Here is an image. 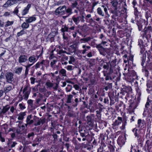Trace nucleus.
<instances>
[{
  "mask_svg": "<svg viewBox=\"0 0 152 152\" xmlns=\"http://www.w3.org/2000/svg\"><path fill=\"white\" fill-rule=\"evenodd\" d=\"M78 44V43H75L71 45L70 47L73 49V52H75L76 51Z\"/></svg>",
  "mask_w": 152,
  "mask_h": 152,
  "instance_id": "b1692460",
  "label": "nucleus"
},
{
  "mask_svg": "<svg viewBox=\"0 0 152 152\" xmlns=\"http://www.w3.org/2000/svg\"><path fill=\"white\" fill-rule=\"evenodd\" d=\"M61 60L64 61H65L67 60L68 59V56L64 55H61Z\"/></svg>",
  "mask_w": 152,
  "mask_h": 152,
  "instance_id": "58836bf2",
  "label": "nucleus"
},
{
  "mask_svg": "<svg viewBox=\"0 0 152 152\" xmlns=\"http://www.w3.org/2000/svg\"><path fill=\"white\" fill-rule=\"evenodd\" d=\"M57 61V60H53L51 61L50 63V66L53 69L55 68V64Z\"/></svg>",
  "mask_w": 152,
  "mask_h": 152,
  "instance_id": "cd10ccee",
  "label": "nucleus"
},
{
  "mask_svg": "<svg viewBox=\"0 0 152 152\" xmlns=\"http://www.w3.org/2000/svg\"><path fill=\"white\" fill-rule=\"evenodd\" d=\"M3 128L5 130V131H6V130L8 128V125L7 124H3L2 126Z\"/></svg>",
  "mask_w": 152,
  "mask_h": 152,
  "instance_id": "09e8293b",
  "label": "nucleus"
},
{
  "mask_svg": "<svg viewBox=\"0 0 152 152\" xmlns=\"http://www.w3.org/2000/svg\"><path fill=\"white\" fill-rule=\"evenodd\" d=\"M72 89V86L70 85H68L67 87L66 88V91L67 92H70Z\"/></svg>",
  "mask_w": 152,
  "mask_h": 152,
  "instance_id": "f704fd0d",
  "label": "nucleus"
},
{
  "mask_svg": "<svg viewBox=\"0 0 152 152\" xmlns=\"http://www.w3.org/2000/svg\"><path fill=\"white\" fill-rule=\"evenodd\" d=\"M66 12L68 14V15H70L72 13V10L70 8H68L67 9L66 8V10L65 11V12Z\"/></svg>",
  "mask_w": 152,
  "mask_h": 152,
  "instance_id": "72a5a7b5",
  "label": "nucleus"
},
{
  "mask_svg": "<svg viewBox=\"0 0 152 152\" xmlns=\"http://www.w3.org/2000/svg\"><path fill=\"white\" fill-rule=\"evenodd\" d=\"M148 31H149V33L151 31L152 32V27L151 26H148L146 30H145L144 34L145 35L148 33Z\"/></svg>",
  "mask_w": 152,
  "mask_h": 152,
  "instance_id": "c85d7f7f",
  "label": "nucleus"
},
{
  "mask_svg": "<svg viewBox=\"0 0 152 152\" xmlns=\"http://www.w3.org/2000/svg\"><path fill=\"white\" fill-rule=\"evenodd\" d=\"M29 26V24L28 23H27L26 22L23 23L21 25V27L23 28L24 29L27 28Z\"/></svg>",
  "mask_w": 152,
  "mask_h": 152,
  "instance_id": "a878e982",
  "label": "nucleus"
},
{
  "mask_svg": "<svg viewBox=\"0 0 152 152\" xmlns=\"http://www.w3.org/2000/svg\"><path fill=\"white\" fill-rule=\"evenodd\" d=\"M108 63H109L110 67L109 72L110 73H112L113 71L114 68L116 65V61L115 60H113L111 62L110 61Z\"/></svg>",
  "mask_w": 152,
  "mask_h": 152,
  "instance_id": "6e6552de",
  "label": "nucleus"
},
{
  "mask_svg": "<svg viewBox=\"0 0 152 152\" xmlns=\"http://www.w3.org/2000/svg\"><path fill=\"white\" fill-rule=\"evenodd\" d=\"M91 39V37H88L86 38L80 39V41L81 43H85L90 41Z\"/></svg>",
  "mask_w": 152,
  "mask_h": 152,
  "instance_id": "dca6fc26",
  "label": "nucleus"
},
{
  "mask_svg": "<svg viewBox=\"0 0 152 152\" xmlns=\"http://www.w3.org/2000/svg\"><path fill=\"white\" fill-rule=\"evenodd\" d=\"M82 48H86L87 49H89L91 47L89 46H86L85 45H83L82 46Z\"/></svg>",
  "mask_w": 152,
  "mask_h": 152,
  "instance_id": "774afa93",
  "label": "nucleus"
},
{
  "mask_svg": "<svg viewBox=\"0 0 152 152\" xmlns=\"http://www.w3.org/2000/svg\"><path fill=\"white\" fill-rule=\"evenodd\" d=\"M73 87L75 88V89L77 90H78L80 88V87L77 84L74 85Z\"/></svg>",
  "mask_w": 152,
  "mask_h": 152,
  "instance_id": "6e6d98bb",
  "label": "nucleus"
},
{
  "mask_svg": "<svg viewBox=\"0 0 152 152\" xmlns=\"http://www.w3.org/2000/svg\"><path fill=\"white\" fill-rule=\"evenodd\" d=\"M53 138L54 139V140H56L57 139L58 135L55 134H53L52 135Z\"/></svg>",
  "mask_w": 152,
  "mask_h": 152,
  "instance_id": "3c124183",
  "label": "nucleus"
},
{
  "mask_svg": "<svg viewBox=\"0 0 152 152\" xmlns=\"http://www.w3.org/2000/svg\"><path fill=\"white\" fill-rule=\"evenodd\" d=\"M75 101V106H77L78 104V102H79V101L77 98H76Z\"/></svg>",
  "mask_w": 152,
  "mask_h": 152,
  "instance_id": "69168bd1",
  "label": "nucleus"
},
{
  "mask_svg": "<svg viewBox=\"0 0 152 152\" xmlns=\"http://www.w3.org/2000/svg\"><path fill=\"white\" fill-rule=\"evenodd\" d=\"M14 74L11 72H7L5 74L6 81L9 83H12L14 80Z\"/></svg>",
  "mask_w": 152,
  "mask_h": 152,
  "instance_id": "39448f33",
  "label": "nucleus"
},
{
  "mask_svg": "<svg viewBox=\"0 0 152 152\" xmlns=\"http://www.w3.org/2000/svg\"><path fill=\"white\" fill-rule=\"evenodd\" d=\"M150 101L148 99V101L147 102L146 104L145 105V107L146 108H148V106H149L150 105Z\"/></svg>",
  "mask_w": 152,
  "mask_h": 152,
  "instance_id": "5fc2aeb1",
  "label": "nucleus"
},
{
  "mask_svg": "<svg viewBox=\"0 0 152 152\" xmlns=\"http://www.w3.org/2000/svg\"><path fill=\"white\" fill-rule=\"evenodd\" d=\"M10 112L12 113H13L15 110V107L13 106H12L11 107H10Z\"/></svg>",
  "mask_w": 152,
  "mask_h": 152,
  "instance_id": "de8ad7c7",
  "label": "nucleus"
},
{
  "mask_svg": "<svg viewBox=\"0 0 152 152\" xmlns=\"http://www.w3.org/2000/svg\"><path fill=\"white\" fill-rule=\"evenodd\" d=\"M27 56L24 55H21L18 58V62L20 63L25 62L27 61Z\"/></svg>",
  "mask_w": 152,
  "mask_h": 152,
  "instance_id": "0eeeda50",
  "label": "nucleus"
},
{
  "mask_svg": "<svg viewBox=\"0 0 152 152\" xmlns=\"http://www.w3.org/2000/svg\"><path fill=\"white\" fill-rule=\"evenodd\" d=\"M10 108V106L8 105L3 107L2 110H0V116H1L2 114H4L5 113L8 111Z\"/></svg>",
  "mask_w": 152,
  "mask_h": 152,
  "instance_id": "9d476101",
  "label": "nucleus"
},
{
  "mask_svg": "<svg viewBox=\"0 0 152 152\" xmlns=\"http://www.w3.org/2000/svg\"><path fill=\"white\" fill-rule=\"evenodd\" d=\"M49 61L47 60H43L42 61L39 62L40 65H44L45 66L46 64L48 63Z\"/></svg>",
  "mask_w": 152,
  "mask_h": 152,
  "instance_id": "4c0bfd02",
  "label": "nucleus"
},
{
  "mask_svg": "<svg viewBox=\"0 0 152 152\" xmlns=\"http://www.w3.org/2000/svg\"><path fill=\"white\" fill-rule=\"evenodd\" d=\"M17 144V143H16L15 142H12V144L11 145V148H12L13 147H14Z\"/></svg>",
  "mask_w": 152,
  "mask_h": 152,
  "instance_id": "bf43d9fd",
  "label": "nucleus"
},
{
  "mask_svg": "<svg viewBox=\"0 0 152 152\" xmlns=\"http://www.w3.org/2000/svg\"><path fill=\"white\" fill-rule=\"evenodd\" d=\"M128 58V64H129L130 61L132 62H133V55H131Z\"/></svg>",
  "mask_w": 152,
  "mask_h": 152,
  "instance_id": "79ce46f5",
  "label": "nucleus"
},
{
  "mask_svg": "<svg viewBox=\"0 0 152 152\" xmlns=\"http://www.w3.org/2000/svg\"><path fill=\"white\" fill-rule=\"evenodd\" d=\"M31 5L30 4H28L27 7L25 8L19 14L20 15L23 16L27 14L28 12L29 8H30Z\"/></svg>",
  "mask_w": 152,
  "mask_h": 152,
  "instance_id": "1a4fd4ad",
  "label": "nucleus"
},
{
  "mask_svg": "<svg viewBox=\"0 0 152 152\" xmlns=\"http://www.w3.org/2000/svg\"><path fill=\"white\" fill-rule=\"evenodd\" d=\"M12 89V87L11 86H9L4 88V90L5 93H7L10 91Z\"/></svg>",
  "mask_w": 152,
  "mask_h": 152,
  "instance_id": "473e14b6",
  "label": "nucleus"
},
{
  "mask_svg": "<svg viewBox=\"0 0 152 152\" xmlns=\"http://www.w3.org/2000/svg\"><path fill=\"white\" fill-rule=\"evenodd\" d=\"M112 87V83H107V86L105 87L104 89L107 91L108 89H111Z\"/></svg>",
  "mask_w": 152,
  "mask_h": 152,
  "instance_id": "c756f323",
  "label": "nucleus"
},
{
  "mask_svg": "<svg viewBox=\"0 0 152 152\" xmlns=\"http://www.w3.org/2000/svg\"><path fill=\"white\" fill-rule=\"evenodd\" d=\"M97 12L99 15L102 17L104 16L105 14L107 13V6L102 5L100 7H99L97 9Z\"/></svg>",
  "mask_w": 152,
  "mask_h": 152,
  "instance_id": "7ed1b4c3",
  "label": "nucleus"
},
{
  "mask_svg": "<svg viewBox=\"0 0 152 152\" xmlns=\"http://www.w3.org/2000/svg\"><path fill=\"white\" fill-rule=\"evenodd\" d=\"M30 89L28 86H26L23 90V95H20L19 96V100L22 101L23 99L27 100L28 98L30 92Z\"/></svg>",
  "mask_w": 152,
  "mask_h": 152,
  "instance_id": "f257e3e1",
  "label": "nucleus"
},
{
  "mask_svg": "<svg viewBox=\"0 0 152 152\" xmlns=\"http://www.w3.org/2000/svg\"><path fill=\"white\" fill-rule=\"evenodd\" d=\"M36 79L33 77H31L30 78L31 83L32 84H34Z\"/></svg>",
  "mask_w": 152,
  "mask_h": 152,
  "instance_id": "49530a36",
  "label": "nucleus"
},
{
  "mask_svg": "<svg viewBox=\"0 0 152 152\" xmlns=\"http://www.w3.org/2000/svg\"><path fill=\"white\" fill-rule=\"evenodd\" d=\"M14 23V21H10L8 20L6 23V24L4 26L6 27H7L10 26H11Z\"/></svg>",
  "mask_w": 152,
  "mask_h": 152,
  "instance_id": "7c9ffc66",
  "label": "nucleus"
},
{
  "mask_svg": "<svg viewBox=\"0 0 152 152\" xmlns=\"http://www.w3.org/2000/svg\"><path fill=\"white\" fill-rule=\"evenodd\" d=\"M145 17L147 19H148L150 16V11L148 10L146 12Z\"/></svg>",
  "mask_w": 152,
  "mask_h": 152,
  "instance_id": "a18cd8bd",
  "label": "nucleus"
},
{
  "mask_svg": "<svg viewBox=\"0 0 152 152\" xmlns=\"http://www.w3.org/2000/svg\"><path fill=\"white\" fill-rule=\"evenodd\" d=\"M83 48L84 49L82 50V54H84L86 53V52L87 51V49L86 48Z\"/></svg>",
  "mask_w": 152,
  "mask_h": 152,
  "instance_id": "0e129e2a",
  "label": "nucleus"
},
{
  "mask_svg": "<svg viewBox=\"0 0 152 152\" xmlns=\"http://www.w3.org/2000/svg\"><path fill=\"white\" fill-rule=\"evenodd\" d=\"M25 34V31L24 29H23L21 30L20 32H18L17 34V36L18 37H19L24 34Z\"/></svg>",
  "mask_w": 152,
  "mask_h": 152,
  "instance_id": "e433bc0d",
  "label": "nucleus"
},
{
  "mask_svg": "<svg viewBox=\"0 0 152 152\" xmlns=\"http://www.w3.org/2000/svg\"><path fill=\"white\" fill-rule=\"evenodd\" d=\"M34 132H32L31 133H29L27 135V137L28 138H29L31 137H33L34 136Z\"/></svg>",
  "mask_w": 152,
  "mask_h": 152,
  "instance_id": "8fccbe9b",
  "label": "nucleus"
},
{
  "mask_svg": "<svg viewBox=\"0 0 152 152\" xmlns=\"http://www.w3.org/2000/svg\"><path fill=\"white\" fill-rule=\"evenodd\" d=\"M22 69V67H18L15 68L14 71L15 73L19 75L21 72Z\"/></svg>",
  "mask_w": 152,
  "mask_h": 152,
  "instance_id": "aec40b11",
  "label": "nucleus"
},
{
  "mask_svg": "<svg viewBox=\"0 0 152 152\" xmlns=\"http://www.w3.org/2000/svg\"><path fill=\"white\" fill-rule=\"evenodd\" d=\"M45 121V118H40L37 123L34 124V125L35 126H37L38 125H40L41 124H43Z\"/></svg>",
  "mask_w": 152,
  "mask_h": 152,
  "instance_id": "4468645a",
  "label": "nucleus"
},
{
  "mask_svg": "<svg viewBox=\"0 0 152 152\" xmlns=\"http://www.w3.org/2000/svg\"><path fill=\"white\" fill-rule=\"evenodd\" d=\"M26 115V112L20 113L18 115V119L20 120H22L24 118V117Z\"/></svg>",
  "mask_w": 152,
  "mask_h": 152,
  "instance_id": "f3484780",
  "label": "nucleus"
},
{
  "mask_svg": "<svg viewBox=\"0 0 152 152\" xmlns=\"http://www.w3.org/2000/svg\"><path fill=\"white\" fill-rule=\"evenodd\" d=\"M66 10V6L65 5L60 6L57 8L55 11L56 15H63L65 13Z\"/></svg>",
  "mask_w": 152,
  "mask_h": 152,
  "instance_id": "20e7f679",
  "label": "nucleus"
},
{
  "mask_svg": "<svg viewBox=\"0 0 152 152\" xmlns=\"http://www.w3.org/2000/svg\"><path fill=\"white\" fill-rule=\"evenodd\" d=\"M4 26V22L0 20V27H3Z\"/></svg>",
  "mask_w": 152,
  "mask_h": 152,
  "instance_id": "338daca9",
  "label": "nucleus"
},
{
  "mask_svg": "<svg viewBox=\"0 0 152 152\" xmlns=\"http://www.w3.org/2000/svg\"><path fill=\"white\" fill-rule=\"evenodd\" d=\"M53 84L51 83L50 80L46 82L45 85L47 86V88H51L53 86Z\"/></svg>",
  "mask_w": 152,
  "mask_h": 152,
  "instance_id": "bb28decb",
  "label": "nucleus"
},
{
  "mask_svg": "<svg viewBox=\"0 0 152 152\" xmlns=\"http://www.w3.org/2000/svg\"><path fill=\"white\" fill-rule=\"evenodd\" d=\"M122 121V118L121 117H118V120H116L115 121L114 124L116 125H118L120 124L121 123Z\"/></svg>",
  "mask_w": 152,
  "mask_h": 152,
  "instance_id": "393cba45",
  "label": "nucleus"
},
{
  "mask_svg": "<svg viewBox=\"0 0 152 152\" xmlns=\"http://www.w3.org/2000/svg\"><path fill=\"white\" fill-rule=\"evenodd\" d=\"M75 61V59L74 58V57L71 56L70 57V60L69 61V64H72V62H74Z\"/></svg>",
  "mask_w": 152,
  "mask_h": 152,
  "instance_id": "c9c22d12",
  "label": "nucleus"
},
{
  "mask_svg": "<svg viewBox=\"0 0 152 152\" xmlns=\"http://www.w3.org/2000/svg\"><path fill=\"white\" fill-rule=\"evenodd\" d=\"M55 86H53V89L55 90H57L58 87V84L57 83H55Z\"/></svg>",
  "mask_w": 152,
  "mask_h": 152,
  "instance_id": "13d9d810",
  "label": "nucleus"
},
{
  "mask_svg": "<svg viewBox=\"0 0 152 152\" xmlns=\"http://www.w3.org/2000/svg\"><path fill=\"white\" fill-rule=\"evenodd\" d=\"M117 143L120 147H121L125 143V141L122 137H119L117 140Z\"/></svg>",
  "mask_w": 152,
  "mask_h": 152,
  "instance_id": "2eb2a0df",
  "label": "nucleus"
},
{
  "mask_svg": "<svg viewBox=\"0 0 152 152\" xmlns=\"http://www.w3.org/2000/svg\"><path fill=\"white\" fill-rule=\"evenodd\" d=\"M134 9V15L136 17H138L139 15V12L137 8H135Z\"/></svg>",
  "mask_w": 152,
  "mask_h": 152,
  "instance_id": "ea45409f",
  "label": "nucleus"
},
{
  "mask_svg": "<svg viewBox=\"0 0 152 152\" xmlns=\"http://www.w3.org/2000/svg\"><path fill=\"white\" fill-rule=\"evenodd\" d=\"M33 101L31 99L28 100L27 101L28 104L31 107L33 106Z\"/></svg>",
  "mask_w": 152,
  "mask_h": 152,
  "instance_id": "c03bdc74",
  "label": "nucleus"
},
{
  "mask_svg": "<svg viewBox=\"0 0 152 152\" xmlns=\"http://www.w3.org/2000/svg\"><path fill=\"white\" fill-rule=\"evenodd\" d=\"M15 4L14 0H8L4 5V7L7 8Z\"/></svg>",
  "mask_w": 152,
  "mask_h": 152,
  "instance_id": "f8f14e48",
  "label": "nucleus"
},
{
  "mask_svg": "<svg viewBox=\"0 0 152 152\" xmlns=\"http://www.w3.org/2000/svg\"><path fill=\"white\" fill-rule=\"evenodd\" d=\"M87 124L91 126H92L93 125V120L90 116H87L86 117Z\"/></svg>",
  "mask_w": 152,
  "mask_h": 152,
  "instance_id": "ddd939ff",
  "label": "nucleus"
},
{
  "mask_svg": "<svg viewBox=\"0 0 152 152\" xmlns=\"http://www.w3.org/2000/svg\"><path fill=\"white\" fill-rule=\"evenodd\" d=\"M142 123V120L140 119H139L138 121V124L139 127L140 126L141 124Z\"/></svg>",
  "mask_w": 152,
  "mask_h": 152,
  "instance_id": "052dcab7",
  "label": "nucleus"
},
{
  "mask_svg": "<svg viewBox=\"0 0 152 152\" xmlns=\"http://www.w3.org/2000/svg\"><path fill=\"white\" fill-rule=\"evenodd\" d=\"M137 3V2L135 0H134L133 1V2H132V4L133 5V7L134 8H136L135 7V6L136 5Z\"/></svg>",
  "mask_w": 152,
  "mask_h": 152,
  "instance_id": "680f3d73",
  "label": "nucleus"
},
{
  "mask_svg": "<svg viewBox=\"0 0 152 152\" xmlns=\"http://www.w3.org/2000/svg\"><path fill=\"white\" fill-rule=\"evenodd\" d=\"M40 65H41L39 63V62H38L34 66L36 69H37L39 67Z\"/></svg>",
  "mask_w": 152,
  "mask_h": 152,
  "instance_id": "864d4df0",
  "label": "nucleus"
},
{
  "mask_svg": "<svg viewBox=\"0 0 152 152\" xmlns=\"http://www.w3.org/2000/svg\"><path fill=\"white\" fill-rule=\"evenodd\" d=\"M37 59L36 56L32 55L29 56L28 59L30 63L33 64L37 61Z\"/></svg>",
  "mask_w": 152,
  "mask_h": 152,
  "instance_id": "9b49d317",
  "label": "nucleus"
},
{
  "mask_svg": "<svg viewBox=\"0 0 152 152\" xmlns=\"http://www.w3.org/2000/svg\"><path fill=\"white\" fill-rule=\"evenodd\" d=\"M103 68L104 69H106L107 70H108L109 68L110 69L109 63L107 62H105L103 66Z\"/></svg>",
  "mask_w": 152,
  "mask_h": 152,
  "instance_id": "2f4dec72",
  "label": "nucleus"
},
{
  "mask_svg": "<svg viewBox=\"0 0 152 152\" xmlns=\"http://www.w3.org/2000/svg\"><path fill=\"white\" fill-rule=\"evenodd\" d=\"M73 96L72 94H69L67 95V99L66 101V102L67 103H70L72 102V100Z\"/></svg>",
  "mask_w": 152,
  "mask_h": 152,
  "instance_id": "4be33fe9",
  "label": "nucleus"
},
{
  "mask_svg": "<svg viewBox=\"0 0 152 152\" xmlns=\"http://www.w3.org/2000/svg\"><path fill=\"white\" fill-rule=\"evenodd\" d=\"M74 68V67L72 66L68 65L67 66L66 68L69 71H72L73 69Z\"/></svg>",
  "mask_w": 152,
  "mask_h": 152,
  "instance_id": "a19ab883",
  "label": "nucleus"
},
{
  "mask_svg": "<svg viewBox=\"0 0 152 152\" xmlns=\"http://www.w3.org/2000/svg\"><path fill=\"white\" fill-rule=\"evenodd\" d=\"M111 3H112L113 7L112 9L111 10V12L117 15L118 13L120 12L119 10L120 8L119 7V6H118V2L117 1L113 0Z\"/></svg>",
  "mask_w": 152,
  "mask_h": 152,
  "instance_id": "f03ea898",
  "label": "nucleus"
},
{
  "mask_svg": "<svg viewBox=\"0 0 152 152\" xmlns=\"http://www.w3.org/2000/svg\"><path fill=\"white\" fill-rule=\"evenodd\" d=\"M36 19V17L34 16H31L29 17L28 19H26L25 20V21L27 23H31L33 21H35Z\"/></svg>",
  "mask_w": 152,
  "mask_h": 152,
  "instance_id": "6ab92c4d",
  "label": "nucleus"
},
{
  "mask_svg": "<svg viewBox=\"0 0 152 152\" xmlns=\"http://www.w3.org/2000/svg\"><path fill=\"white\" fill-rule=\"evenodd\" d=\"M69 28L68 27H66V26L63 25L62 26V28L61 29V31L62 32H63V33H64L65 31H69L68 30Z\"/></svg>",
  "mask_w": 152,
  "mask_h": 152,
  "instance_id": "5701e85b",
  "label": "nucleus"
},
{
  "mask_svg": "<svg viewBox=\"0 0 152 152\" xmlns=\"http://www.w3.org/2000/svg\"><path fill=\"white\" fill-rule=\"evenodd\" d=\"M20 7H17L15 9L14 11L13 12V13L17 15L18 12V9Z\"/></svg>",
  "mask_w": 152,
  "mask_h": 152,
  "instance_id": "37998d69",
  "label": "nucleus"
},
{
  "mask_svg": "<svg viewBox=\"0 0 152 152\" xmlns=\"http://www.w3.org/2000/svg\"><path fill=\"white\" fill-rule=\"evenodd\" d=\"M19 105L20 108L22 110L26 108V107L24 105H23L22 104H20Z\"/></svg>",
  "mask_w": 152,
  "mask_h": 152,
  "instance_id": "603ef678",
  "label": "nucleus"
},
{
  "mask_svg": "<svg viewBox=\"0 0 152 152\" xmlns=\"http://www.w3.org/2000/svg\"><path fill=\"white\" fill-rule=\"evenodd\" d=\"M32 117L31 115H29L27 117L26 120V123L25 124L26 127H27L28 125H31L33 123L34 120L31 119L32 118Z\"/></svg>",
  "mask_w": 152,
  "mask_h": 152,
  "instance_id": "423d86ee",
  "label": "nucleus"
},
{
  "mask_svg": "<svg viewBox=\"0 0 152 152\" xmlns=\"http://www.w3.org/2000/svg\"><path fill=\"white\" fill-rule=\"evenodd\" d=\"M96 47L97 48H102V46L101 45V44L98 45H96Z\"/></svg>",
  "mask_w": 152,
  "mask_h": 152,
  "instance_id": "e2e57ef3",
  "label": "nucleus"
},
{
  "mask_svg": "<svg viewBox=\"0 0 152 152\" xmlns=\"http://www.w3.org/2000/svg\"><path fill=\"white\" fill-rule=\"evenodd\" d=\"M81 18L80 16H79L77 17H75L74 16H73L72 19L76 25H77L80 22V19Z\"/></svg>",
  "mask_w": 152,
  "mask_h": 152,
  "instance_id": "a211bd4d",
  "label": "nucleus"
},
{
  "mask_svg": "<svg viewBox=\"0 0 152 152\" xmlns=\"http://www.w3.org/2000/svg\"><path fill=\"white\" fill-rule=\"evenodd\" d=\"M66 53V52L65 51H64L63 50H59L58 52V54H61L62 53Z\"/></svg>",
  "mask_w": 152,
  "mask_h": 152,
  "instance_id": "4d7b16f0",
  "label": "nucleus"
},
{
  "mask_svg": "<svg viewBox=\"0 0 152 152\" xmlns=\"http://www.w3.org/2000/svg\"><path fill=\"white\" fill-rule=\"evenodd\" d=\"M59 74L60 75H61L63 77H66V70L64 69L60 70L59 72Z\"/></svg>",
  "mask_w": 152,
  "mask_h": 152,
  "instance_id": "412c9836",
  "label": "nucleus"
}]
</instances>
